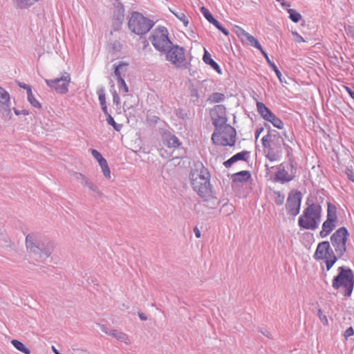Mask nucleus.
<instances>
[{
    "label": "nucleus",
    "instance_id": "obj_1",
    "mask_svg": "<svg viewBox=\"0 0 354 354\" xmlns=\"http://www.w3.org/2000/svg\"><path fill=\"white\" fill-rule=\"evenodd\" d=\"M209 179V173L203 165L194 169L191 173V182L193 189L205 201L212 197Z\"/></svg>",
    "mask_w": 354,
    "mask_h": 354
},
{
    "label": "nucleus",
    "instance_id": "obj_2",
    "mask_svg": "<svg viewBox=\"0 0 354 354\" xmlns=\"http://www.w3.org/2000/svg\"><path fill=\"white\" fill-rule=\"evenodd\" d=\"M28 251L32 254L36 261H42L46 259L54 249L51 242L40 243L37 234H30L26 238Z\"/></svg>",
    "mask_w": 354,
    "mask_h": 354
},
{
    "label": "nucleus",
    "instance_id": "obj_3",
    "mask_svg": "<svg viewBox=\"0 0 354 354\" xmlns=\"http://www.w3.org/2000/svg\"><path fill=\"white\" fill-rule=\"evenodd\" d=\"M261 140L267 158L270 161L277 160L282 153V147L284 145L283 139L279 133L269 131Z\"/></svg>",
    "mask_w": 354,
    "mask_h": 354
},
{
    "label": "nucleus",
    "instance_id": "obj_4",
    "mask_svg": "<svg viewBox=\"0 0 354 354\" xmlns=\"http://www.w3.org/2000/svg\"><path fill=\"white\" fill-rule=\"evenodd\" d=\"M332 286L335 290L341 289L346 297H349L354 286V274L347 267L341 266L338 268V274L332 281Z\"/></svg>",
    "mask_w": 354,
    "mask_h": 354
},
{
    "label": "nucleus",
    "instance_id": "obj_5",
    "mask_svg": "<svg viewBox=\"0 0 354 354\" xmlns=\"http://www.w3.org/2000/svg\"><path fill=\"white\" fill-rule=\"evenodd\" d=\"M321 207L315 204L308 206L299 217V225L306 230H315L320 223Z\"/></svg>",
    "mask_w": 354,
    "mask_h": 354
},
{
    "label": "nucleus",
    "instance_id": "obj_6",
    "mask_svg": "<svg viewBox=\"0 0 354 354\" xmlns=\"http://www.w3.org/2000/svg\"><path fill=\"white\" fill-rule=\"evenodd\" d=\"M236 132L234 129L227 124L216 127L212 136V142L217 145L232 146L235 142Z\"/></svg>",
    "mask_w": 354,
    "mask_h": 354
},
{
    "label": "nucleus",
    "instance_id": "obj_7",
    "mask_svg": "<svg viewBox=\"0 0 354 354\" xmlns=\"http://www.w3.org/2000/svg\"><path fill=\"white\" fill-rule=\"evenodd\" d=\"M128 26L129 29L135 34L142 35L147 33L153 27L152 21L147 19L138 12L131 15Z\"/></svg>",
    "mask_w": 354,
    "mask_h": 354
},
{
    "label": "nucleus",
    "instance_id": "obj_8",
    "mask_svg": "<svg viewBox=\"0 0 354 354\" xmlns=\"http://www.w3.org/2000/svg\"><path fill=\"white\" fill-rule=\"evenodd\" d=\"M314 257L316 260L324 261L327 270L332 268L337 259L332 250H330L328 241H323L318 244Z\"/></svg>",
    "mask_w": 354,
    "mask_h": 354
},
{
    "label": "nucleus",
    "instance_id": "obj_9",
    "mask_svg": "<svg viewBox=\"0 0 354 354\" xmlns=\"http://www.w3.org/2000/svg\"><path fill=\"white\" fill-rule=\"evenodd\" d=\"M152 45L158 50H165L171 43L168 37V31L165 27L154 29L149 38Z\"/></svg>",
    "mask_w": 354,
    "mask_h": 354
},
{
    "label": "nucleus",
    "instance_id": "obj_10",
    "mask_svg": "<svg viewBox=\"0 0 354 354\" xmlns=\"http://www.w3.org/2000/svg\"><path fill=\"white\" fill-rule=\"evenodd\" d=\"M337 222V208L335 205L328 203L327 218L322 225V229L319 232L322 238H325L334 230Z\"/></svg>",
    "mask_w": 354,
    "mask_h": 354
},
{
    "label": "nucleus",
    "instance_id": "obj_11",
    "mask_svg": "<svg viewBox=\"0 0 354 354\" xmlns=\"http://www.w3.org/2000/svg\"><path fill=\"white\" fill-rule=\"evenodd\" d=\"M348 232L346 227H340L330 237L331 243L339 256H342L346 252V243Z\"/></svg>",
    "mask_w": 354,
    "mask_h": 354
},
{
    "label": "nucleus",
    "instance_id": "obj_12",
    "mask_svg": "<svg viewBox=\"0 0 354 354\" xmlns=\"http://www.w3.org/2000/svg\"><path fill=\"white\" fill-rule=\"evenodd\" d=\"M257 110L259 114L266 121L270 122L278 129L283 128V122L272 113L263 102H257Z\"/></svg>",
    "mask_w": 354,
    "mask_h": 354
},
{
    "label": "nucleus",
    "instance_id": "obj_13",
    "mask_svg": "<svg viewBox=\"0 0 354 354\" xmlns=\"http://www.w3.org/2000/svg\"><path fill=\"white\" fill-rule=\"evenodd\" d=\"M71 81L69 74L65 73L59 78L55 80H46V84L52 89H54L56 92L64 94L68 92V87Z\"/></svg>",
    "mask_w": 354,
    "mask_h": 354
},
{
    "label": "nucleus",
    "instance_id": "obj_14",
    "mask_svg": "<svg viewBox=\"0 0 354 354\" xmlns=\"http://www.w3.org/2000/svg\"><path fill=\"white\" fill-rule=\"evenodd\" d=\"M167 59L173 64L179 67L185 62L184 49L178 46H172L167 53Z\"/></svg>",
    "mask_w": 354,
    "mask_h": 354
},
{
    "label": "nucleus",
    "instance_id": "obj_15",
    "mask_svg": "<svg viewBox=\"0 0 354 354\" xmlns=\"http://www.w3.org/2000/svg\"><path fill=\"white\" fill-rule=\"evenodd\" d=\"M301 201V194L299 192L290 193L286 203L288 212L292 216L297 215L299 213Z\"/></svg>",
    "mask_w": 354,
    "mask_h": 354
},
{
    "label": "nucleus",
    "instance_id": "obj_16",
    "mask_svg": "<svg viewBox=\"0 0 354 354\" xmlns=\"http://www.w3.org/2000/svg\"><path fill=\"white\" fill-rule=\"evenodd\" d=\"M210 115L215 127L226 124L225 108L223 105H216L210 111Z\"/></svg>",
    "mask_w": 354,
    "mask_h": 354
},
{
    "label": "nucleus",
    "instance_id": "obj_17",
    "mask_svg": "<svg viewBox=\"0 0 354 354\" xmlns=\"http://www.w3.org/2000/svg\"><path fill=\"white\" fill-rule=\"evenodd\" d=\"M201 11L205 19L211 24H212L216 28H217L219 30H221L225 35L228 36L229 32L222 25L215 19L212 14L209 12V10L205 8L202 7L201 8Z\"/></svg>",
    "mask_w": 354,
    "mask_h": 354
},
{
    "label": "nucleus",
    "instance_id": "obj_18",
    "mask_svg": "<svg viewBox=\"0 0 354 354\" xmlns=\"http://www.w3.org/2000/svg\"><path fill=\"white\" fill-rule=\"evenodd\" d=\"M9 106L10 95L4 88L0 86V109L7 110L8 113L10 114L11 111Z\"/></svg>",
    "mask_w": 354,
    "mask_h": 354
},
{
    "label": "nucleus",
    "instance_id": "obj_19",
    "mask_svg": "<svg viewBox=\"0 0 354 354\" xmlns=\"http://www.w3.org/2000/svg\"><path fill=\"white\" fill-rule=\"evenodd\" d=\"M203 60L206 64L209 65L213 69H214L218 74H222V71L219 65L212 59L210 53L205 48L204 49Z\"/></svg>",
    "mask_w": 354,
    "mask_h": 354
},
{
    "label": "nucleus",
    "instance_id": "obj_20",
    "mask_svg": "<svg viewBox=\"0 0 354 354\" xmlns=\"http://www.w3.org/2000/svg\"><path fill=\"white\" fill-rule=\"evenodd\" d=\"M248 152L241 151L234 155L232 158L225 161L223 164L226 167H230L232 164L238 160H245L248 158Z\"/></svg>",
    "mask_w": 354,
    "mask_h": 354
},
{
    "label": "nucleus",
    "instance_id": "obj_21",
    "mask_svg": "<svg viewBox=\"0 0 354 354\" xmlns=\"http://www.w3.org/2000/svg\"><path fill=\"white\" fill-rule=\"evenodd\" d=\"M251 178L250 173L248 171H241L234 174L232 176L233 182H246Z\"/></svg>",
    "mask_w": 354,
    "mask_h": 354
},
{
    "label": "nucleus",
    "instance_id": "obj_22",
    "mask_svg": "<svg viewBox=\"0 0 354 354\" xmlns=\"http://www.w3.org/2000/svg\"><path fill=\"white\" fill-rule=\"evenodd\" d=\"M169 10L180 21L183 23L185 27H187L189 25V17L184 12L174 10L171 8H169Z\"/></svg>",
    "mask_w": 354,
    "mask_h": 354
},
{
    "label": "nucleus",
    "instance_id": "obj_23",
    "mask_svg": "<svg viewBox=\"0 0 354 354\" xmlns=\"http://www.w3.org/2000/svg\"><path fill=\"white\" fill-rule=\"evenodd\" d=\"M165 142L166 145L169 147H178L181 144L179 139L176 136L171 134L165 136Z\"/></svg>",
    "mask_w": 354,
    "mask_h": 354
},
{
    "label": "nucleus",
    "instance_id": "obj_24",
    "mask_svg": "<svg viewBox=\"0 0 354 354\" xmlns=\"http://www.w3.org/2000/svg\"><path fill=\"white\" fill-rule=\"evenodd\" d=\"M15 6L19 9H26L34 5L39 0H12Z\"/></svg>",
    "mask_w": 354,
    "mask_h": 354
},
{
    "label": "nucleus",
    "instance_id": "obj_25",
    "mask_svg": "<svg viewBox=\"0 0 354 354\" xmlns=\"http://www.w3.org/2000/svg\"><path fill=\"white\" fill-rule=\"evenodd\" d=\"M241 41L244 44H250V46L257 49L261 48V45L258 40L254 37L250 35L248 32L245 35V39L241 40Z\"/></svg>",
    "mask_w": 354,
    "mask_h": 354
},
{
    "label": "nucleus",
    "instance_id": "obj_26",
    "mask_svg": "<svg viewBox=\"0 0 354 354\" xmlns=\"http://www.w3.org/2000/svg\"><path fill=\"white\" fill-rule=\"evenodd\" d=\"M109 334L113 337H115L116 339H118V340H120L121 342H123L126 344H129L130 342L128 335L124 333L113 330L111 331Z\"/></svg>",
    "mask_w": 354,
    "mask_h": 354
},
{
    "label": "nucleus",
    "instance_id": "obj_27",
    "mask_svg": "<svg viewBox=\"0 0 354 354\" xmlns=\"http://www.w3.org/2000/svg\"><path fill=\"white\" fill-rule=\"evenodd\" d=\"M11 344L13 345V346L17 349L18 351H21V353L24 354H30V350L25 346L24 344H23L21 342L17 340V339H12L11 341Z\"/></svg>",
    "mask_w": 354,
    "mask_h": 354
},
{
    "label": "nucleus",
    "instance_id": "obj_28",
    "mask_svg": "<svg viewBox=\"0 0 354 354\" xmlns=\"http://www.w3.org/2000/svg\"><path fill=\"white\" fill-rule=\"evenodd\" d=\"M225 99V95L221 93H214L208 98L211 103H217L222 102Z\"/></svg>",
    "mask_w": 354,
    "mask_h": 354
},
{
    "label": "nucleus",
    "instance_id": "obj_29",
    "mask_svg": "<svg viewBox=\"0 0 354 354\" xmlns=\"http://www.w3.org/2000/svg\"><path fill=\"white\" fill-rule=\"evenodd\" d=\"M99 101L102 106V109L105 115H109L106 103V96L103 91L98 93Z\"/></svg>",
    "mask_w": 354,
    "mask_h": 354
},
{
    "label": "nucleus",
    "instance_id": "obj_30",
    "mask_svg": "<svg viewBox=\"0 0 354 354\" xmlns=\"http://www.w3.org/2000/svg\"><path fill=\"white\" fill-rule=\"evenodd\" d=\"M28 100L30 102V103L35 108L40 109L41 107V104L39 102L35 99L34 97L31 88H28Z\"/></svg>",
    "mask_w": 354,
    "mask_h": 354
},
{
    "label": "nucleus",
    "instance_id": "obj_31",
    "mask_svg": "<svg viewBox=\"0 0 354 354\" xmlns=\"http://www.w3.org/2000/svg\"><path fill=\"white\" fill-rule=\"evenodd\" d=\"M233 32L241 39V41L245 39V37L248 33L243 28L236 25L233 27Z\"/></svg>",
    "mask_w": 354,
    "mask_h": 354
},
{
    "label": "nucleus",
    "instance_id": "obj_32",
    "mask_svg": "<svg viewBox=\"0 0 354 354\" xmlns=\"http://www.w3.org/2000/svg\"><path fill=\"white\" fill-rule=\"evenodd\" d=\"M100 165L101 167L102 171L104 176L106 178L110 179L111 177V170H110V168L109 167L106 160L105 161H104L103 162H102Z\"/></svg>",
    "mask_w": 354,
    "mask_h": 354
},
{
    "label": "nucleus",
    "instance_id": "obj_33",
    "mask_svg": "<svg viewBox=\"0 0 354 354\" xmlns=\"http://www.w3.org/2000/svg\"><path fill=\"white\" fill-rule=\"evenodd\" d=\"M288 12L290 14V18L293 22L297 23L301 19V15L292 9H290Z\"/></svg>",
    "mask_w": 354,
    "mask_h": 354
},
{
    "label": "nucleus",
    "instance_id": "obj_34",
    "mask_svg": "<svg viewBox=\"0 0 354 354\" xmlns=\"http://www.w3.org/2000/svg\"><path fill=\"white\" fill-rule=\"evenodd\" d=\"M91 154L98 162L99 165L106 160V159L102 156V154L96 149L91 150Z\"/></svg>",
    "mask_w": 354,
    "mask_h": 354
},
{
    "label": "nucleus",
    "instance_id": "obj_35",
    "mask_svg": "<svg viewBox=\"0 0 354 354\" xmlns=\"http://www.w3.org/2000/svg\"><path fill=\"white\" fill-rule=\"evenodd\" d=\"M317 316L320 320V322L325 326L328 324V321L326 315H325L321 309H319L317 311Z\"/></svg>",
    "mask_w": 354,
    "mask_h": 354
},
{
    "label": "nucleus",
    "instance_id": "obj_36",
    "mask_svg": "<svg viewBox=\"0 0 354 354\" xmlns=\"http://www.w3.org/2000/svg\"><path fill=\"white\" fill-rule=\"evenodd\" d=\"M125 67H126V65L124 64H121L119 66H116L115 71H114V74H115V77H117L118 81H120L121 79H123L121 75L120 69H122L123 68H125Z\"/></svg>",
    "mask_w": 354,
    "mask_h": 354
},
{
    "label": "nucleus",
    "instance_id": "obj_37",
    "mask_svg": "<svg viewBox=\"0 0 354 354\" xmlns=\"http://www.w3.org/2000/svg\"><path fill=\"white\" fill-rule=\"evenodd\" d=\"M270 67L274 71V73H275L276 75L277 76L280 82L283 83V81L282 80V75H281V72L279 71V70L278 69V68L277 67V66L274 64H270Z\"/></svg>",
    "mask_w": 354,
    "mask_h": 354
},
{
    "label": "nucleus",
    "instance_id": "obj_38",
    "mask_svg": "<svg viewBox=\"0 0 354 354\" xmlns=\"http://www.w3.org/2000/svg\"><path fill=\"white\" fill-rule=\"evenodd\" d=\"M108 115V118H107V120H107V122H108L110 125L113 126V128H114L115 130L119 131V130H120V129L118 127V124L115 123V120H114L113 118V117H112L109 113V115Z\"/></svg>",
    "mask_w": 354,
    "mask_h": 354
},
{
    "label": "nucleus",
    "instance_id": "obj_39",
    "mask_svg": "<svg viewBox=\"0 0 354 354\" xmlns=\"http://www.w3.org/2000/svg\"><path fill=\"white\" fill-rule=\"evenodd\" d=\"M118 85L119 87L122 88L124 93H128L129 88L124 79H121L120 81H118Z\"/></svg>",
    "mask_w": 354,
    "mask_h": 354
},
{
    "label": "nucleus",
    "instance_id": "obj_40",
    "mask_svg": "<svg viewBox=\"0 0 354 354\" xmlns=\"http://www.w3.org/2000/svg\"><path fill=\"white\" fill-rule=\"evenodd\" d=\"M258 50H260V52L261 53V54L264 56V57L266 58V62L268 64V65L270 66V64H274V63H273L272 62H271V60L270 59L268 54L266 53V52L262 48V47L261 46V48H258Z\"/></svg>",
    "mask_w": 354,
    "mask_h": 354
},
{
    "label": "nucleus",
    "instance_id": "obj_41",
    "mask_svg": "<svg viewBox=\"0 0 354 354\" xmlns=\"http://www.w3.org/2000/svg\"><path fill=\"white\" fill-rule=\"evenodd\" d=\"M292 35L294 36V39L295 41L297 42V43H301V42H304L305 40L303 38L302 36H301L299 34H298L297 32H292Z\"/></svg>",
    "mask_w": 354,
    "mask_h": 354
},
{
    "label": "nucleus",
    "instance_id": "obj_42",
    "mask_svg": "<svg viewBox=\"0 0 354 354\" xmlns=\"http://www.w3.org/2000/svg\"><path fill=\"white\" fill-rule=\"evenodd\" d=\"M346 32L349 37H351L352 39H354V27L353 26H348L346 28Z\"/></svg>",
    "mask_w": 354,
    "mask_h": 354
},
{
    "label": "nucleus",
    "instance_id": "obj_43",
    "mask_svg": "<svg viewBox=\"0 0 354 354\" xmlns=\"http://www.w3.org/2000/svg\"><path fill=\"white\" fill-rule=\"evenodd\" d=\"M353 335H354V330L352 327H349L344 332V337L346 338H348V337H351Z\"/></svg>",
    "mask_w": 354,
    "mask_h": 354
},
{
    "label": "nucleus",
    "instance_id": "obj_44",
    "mask_svg": "<svg viewBox=\"0 0 354 354\" xmlns=\"http://www.w3.org/2000/svg\"><path fill=\"white\" fill-rule=\"evenodd\" d=\"M14 111L17 115H19L21 114L24 115H28V111L25 109L22 110L21 111H19V110L14 109Z\"/></svg>",
    "mask_w": 354,
    "mask_h": 354
},
{
    "label": "nucleus",
    "instance_id": "obj_45",
    "mask_svg": "<svg viewBox=\"0 0 354 354\" xmlns=\"http://www.w3.org/2000/svg\"><path fill=\"white\" fill-rule=\"evenodd\" d=\"M344 88L347 91L351 97L354 100V92L346 86H344Z\"/></svg>",
    "mask_w": 354,
    "mask_h": 354
},
{
    "label": "nucleus",
    "instance_id": "obj_46",
    "mask_svg": "<svg viewBox=\"0 0 354 354\" xmlns=\"http://www.w3.org/2000/svg\"><path fill=\"white\" fill-rule=\"evenodd\" d=\"M113 100L115 104L118 105L120 104V97L116 92H114L113 93Z\"/></svg>",
    "mask_w": 354,
    "mask_h": 354
},
{
    "label": "nucleus",
    "instance_id": "obj_47",
    "mask_svg": "<svg viewBox=\"0 0 354 354\" xmlns=\"http://www.w3.org/2000/svg\"><path fill=\"white\" fill-rule=\"evenodd\" d=\"M194 234H195L196 238H201V231L199 230V229L198 227H194Z\"/></svg>",
    "mask_w": 354,
    "mask_h": 354
},
{
    "label": "nucleus",
    "instance_id": "obj_48",
    "mask_svg": "<svg viewBox=\"0 0 354 354\" xmlns=\"http://www.w3.org/2000/svg\"><path fill=\"white\" fill-rule=\"evenodd\" d=\"M262 131H263V128H261V129L257 130V131H256V138H257L259 136V135L262 132Z\"/></svg>",
    "mask_w": 354,
    "mask_h": 354
},
{
    "label": "nucleus",
    "instance_id": "obj_49",
    "mask_svg": "<svg viewBox=\"0 0 354 354\" xmlns=\"http://www.w3.org/2000/svg\"><path fill=\"white\" fill-rule=\"evenodd\" d=\"M20 86L27 90V94L28 95V88H30L28 85L26 84H20Z\"/></svg>",
    "mask_w": 354,
    "mask_h": 354
},
{
    "label": "nucleus",
    "instance_id": "obj_50",
    "mask_svg": "<svg viewBox=\"0 0 354 354\" xmlns=\"http://www.w3.org/2000/svg\"><path fill=\"white\" fill-rule=\"evenodd\" d=\"M52 350L55 354H60L59 352L57 350V348L54 346H52Z\"/></svg>",
    "mask_w": 354,
    "mask_h": 354
},
{
    "label": "nucleus",
    "instance_id": "obj_51",
    "mask_svg": "<svg viewBox=\"0 0 354 354\" xmlns=\"http://www.w3.org/2000/svg\"><path fill=\"white\" fill-rule=\"evenodd\" d=\"M139 317L142 320L147 319V318L142 314H139Z\"/></svg>",
    "mask_w": 354,
    "mask_h": 354
}]
</instances>
